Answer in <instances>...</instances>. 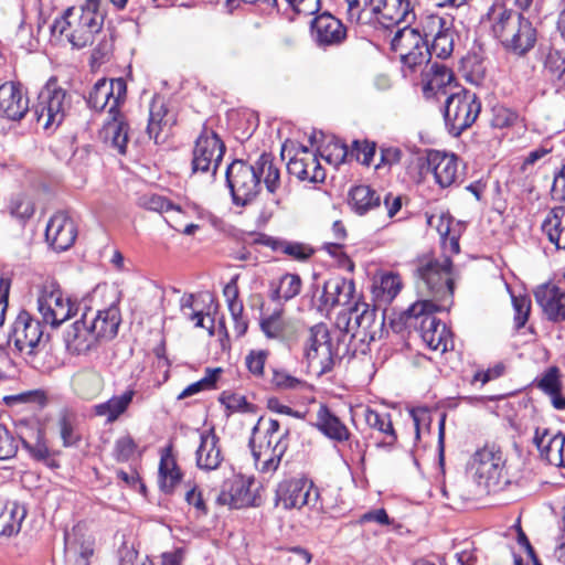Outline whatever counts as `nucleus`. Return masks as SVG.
<instances>
[{
    "label": "nucleus",
    "mask_w": 565,
    "mask_h": 565,
    "mask_svg": "<svg viewBox=\"0 0 565 565\" xmlns=\"http://www.w3.org/2000/svg\"><path fill=\"white\" fill-rule=\"evenodd\" d=\"M511 300L514 311V330L519 332L522 328L525 327L526 322L529 321L532 302L529 295H511Z\"/></svg>",
    "instance_id": "46"
},
{
    "label": "nucleus",
    "mask_w": 565,
    "mask_h": 565,
    "mask_svg": "<svg viewBox=\"0 0 565 565\" xmlns=\"http://www.w3.org/2000/svg\"><path fill=\"white\" fill-rule=\"evenodd\" d=\"M60 437L65 448L77 447L82 440V436L77 430L75 419L67 413L63 412L57 422Z\"/></svg>",
    "instance_id": "44"
},
{
    "label": "nucleus",
    "mask_w": 565,
    "mask_h": 565,
    "mask_svg": "<svg viewBox=\"0 0 565 565\" xmlns=\"http://www.w3.org/2000/svg\"><path fill=\"white\" fill-rule=\"evenodd\" d=\"M253 481L234 480L230 483V488L234 499V509H243L247 507H259L260 497L253 492Z\"/></svg>",
    "instance_id": "40"
},
{
    "label": "nucleus",
    "mask_w": 565,
    "mask_h": 565,
    "mask_svg": "<svg viewBox=\"0 0 565 565\" xmlns=\"http://www.w3.org/2000/svg\"><path fill=\"white\" fill-rule=\"evenodd\" d=\"M10 335H14V345L19 351H23L26 347L28 356L35 355L34 349L39 345L43 335L41 322L33 320L26 310H21L12 324Z\"/></svg>",
    "instance_id": "15"
},
{
    "label": "nucleus",
    "mask_w": 565,
    "mask_h": 565,
    "mask_svg": "<svg viewBox=\"0 0 565 565\" xmlns=\"http://www.w3.org/2000/svg\"><path fill=\"white\" fill-rule=\"evenodd\" d=\"M537 305L545 318L553 323L565 321V290L558 286L542 285L534 291Z\"/></svg>",
    "instance_id": "19"
},
{
    "label": "nucleus",
    "mask_w": 565,
    "mask_h": 565,
    "mask_svg": "<svg viewBox=\"0 0 565 565\" xmlns=\"http://www.w3.org/2000/svg\"><path fill=\"white\" fill-rule=\"evenodd\" d=\"M372 4V13L377 15L385 29L402 23H414L416 14L409 0H366L365 7Z\"/></svg>",
    "instance_id": "10"
},
{
    "label": "nucleus",
    "mask_w": 565,
    "mask_h": 565,
    "mask_svg": "<svg viewBox=\"0 0 565 565\" xmlns=\"http://www.w3.org/2000/svg\"><path fill=\"white\" fill-rule=\"evenodd\" d=\"M77 225L66 211L54 213L45 228V238L55 252L71 248L77 238Z\"/></svg>",
    "instance_id": "11"
},
{
    "label": "nucleus",
    "mask_w": 565,
    "mask_h": 565,
    "mask_svg": "<svg viewBox=\"0 0 565 565\" xmlns=\"http://www.w3.org/2000/svg\"><path fill=\"white\" fill-rule=\"evenodd\" d=\"M26 516V508L17 501H7V509L4 510L0 535L10 537L18 534L23 520Z\"/></svg>",
    "instance_id": "35"
},
{
    "label": "nucleus",
    "mask_w": 565,
    "mask_h": 565,
    "mask_svg": "<svg viewBox=\"0 0 565 565\" xmlns=\"http://www.w3.org/2000/svg\"><path fill=\"white\" fill-rule=\"evenodd\" d=\"M535 43V28L527 18L522 17L503 47L519 56H523L534 47Z\"/></svg>",
    "instance_id": "25"
},
{
    "label": "nucleus",
    "mask_w": 565,
    "mask_h": 565,
    "mask_svg": "<svg viewBox=\"0 0 565 565\" xmlns=\"http://www.w3.org/2000/svg\"><path fill=\"white\" fill-rule=\"evenodd\" d=\"M98 340L114 339L118 333L120 323L119 311L116 307L98 310L89 322Z\"/></svg>",
    "instance_id": "31"
},
{
    "label": "nucleus",
    "mask_w": 565,
    "mask_h": 565,
    "mask_svg": "<svg viewBox=\"0 0 565 565\" xmlns=\"http://www.w3.org/2000/svg\"><path fill=\"white\" fill-rule=\"evenodd\" d=\"M406 51V53L401 54V62L411 71H415V68L424 62H429L431 56L430 51L428 50V44Z\"/></svg>",
    "instance_id": "55"
},
{
    "label": "nucleus",
    "mask_w": 565,
    "mask_h": 565,
    "mask_svg": "<svg viewBox=\"0 0 565 565\" xmlns=\"http://www.w3.org/2000/svg\"><path fill=\"white\" fill-rule=\"evenodd\" d=\"M315 253L316 249L312 246L301 242L287 241L284 248V254L298 262H307L315 255Z\"/></svg>",
    "instance_id": "58"
},
{
    "label": "nucleus",
    "mask_w": 565,
    "mask_h": 565,
    "mask_svg": "<svg viewBox=\"0 0 565 565\" xmlns=\"http://www.w3.org/2000/svg\"><path fill=\"white\" fill-rule=\"evenodd\" d=\"M454 17H440L438 14H427L420 18L418 25L416 26L419 31L424 42H429L428 38L440 34L441 32L448 31L454 28Z\"/></svg>",
    "instance_id": "39"
},
{
    "label": "nucleus",
    "mask_w": 565,
    "mask_h": 565,
    "mask_svg": "<svg viewBox=\"0 0 565 565\" xmlns=\"http://www.w3.org/2000/svg\"><path fill=\"white\" fill-rule=\"evenodd\" d=\"M315 427L326 437L338 443L349 440L351 436L347 426L326 404H321L318 409Z\"/></svg>",
    "instance_id": "24"
},
{
    "label": "nucleus",
    "mask_w": 565,
    "mask_h": 565,
    "mask_svg": "<svg viewBox=\"0 0 565 565\" xmlns=\"http://www.w3.org/2000/svg\"><path fill=\"white\" fill-rule=\"evenodd\" d=\"M456 81L454 72L445 64L435 62L429 70L423 72V96L426 100H439L448 96L447 88Z\"/></svg>",
    "instance_id": "16"
},
{
    "label": "nucleus",
    "mask_w": 565,
    "mask_h": 565,
    "mask_svg": "<svg viewBox=\"0 0 565 565\" xmlns=\"http://www.w3.org/2000/svg\"><path fill=\"white\" fill-rule=\"evenodd\" d=\"M289 435L290 429L286 428L285 431L275 441H273V438H266L267 441L265 445H263L264 452L270 454L268 458L263 460V466H260L262 472H271L278 469L281 458L288 449Z\"/></svg>",
    "instance_id": "33"
},
{
    "label": "nucleus",
    "mask_w": 565,
    "mask_h": 565,
    "mask_svg": "<svg viewBox=\"0 0 565 565\" xmlns=\"http://www.w3.org/2000/svg\"><path fill=\"white\" fill-rule=\"evenodd\" d=\"M18 439L2 424H0V460L10 459L18 451Z\"/></svg>",
    "instance_id": "57"
},
{
    "label": "nucleus",
    "mask_w": 565,
    "mask_h": 565,
    "mask_svg": "<svg viewBox=\"0 0 565 565\" xmlns=\"http://www.w3.org/2000/svg\"><path fill=\"white\" fill-rule=\"evenodd\" d=\"M107 90L110 96V107L108 114L120 115V105L126 99L127 84L122 77L107 79Z\"/></svg>",
    "instance_id": "48"
},
{
    "label": "nucleus",
    "mask_w": 565,
    "mask_h": 565,
    "mask_svg": "<svg viewBox=\"0 0 565 565\" xmlns=\"http://www.w3.org/2000/svg\"><path fill=\"white\" fill-rule=\"evenodd\" d=\"M93 550L85 547L83 544L66 543L65 546V565H89V558Z\"/></svg>",
    "instance_id": "54"
},
{
    "label": "nucleus",
    "mask_w": 565,
    "mask_h": 565,
    "mask_svg": "<svg viewBox=\"0 0 565 565\" xmlns=\"http://www.w3.org/2000/svg\"><path fill=\"white\" fill-rule=\"evenodd\" d=\"M355 285L353 279L334 276L326 280L320 297L321 305L335 307L349 305L354 297Z\"/></svg>",
    "instance_id": "20"
},
{
    "label": "nucleus",
    "mask_w": 565,
    "mask_h": 565,
    "mask_svg": "<svg viewBox=\"0 0 565 565\" xmlns=\"http://www.w3.org/2000/svg\"><path fill=\"white\" fill-rule=\"evenodd\" d=\"M364 417L370 428L376 429L385 435V439L377 441L376 447L391 451L397 443V435L393 427L391 415L367 408Z\"/></svg>",
    "instance_id": "30"
},
{
    "label": "nucleus",
    "mask_w": 565,
    "mask_h": 565,
    "mask_svg": "<svg viewBox=\"0 0 565 565\" xmlns=\"http://www.w3.org/2000/svg\"><path fill=\"white\" fill-rule=\"evenodd\" d=\"M402 288V280L399 275L387 273L381 277L380 290L387 301H392Z\"/></svg>",
    "instance_id": "59"
},
{
    "label": "nucleus",
    "mask_w": 565,
    "mask_h": 565,
    "mask_svg": "<svg viewBox=\"0 0 565 565\" xmlns=\"http://www.w3.org/2000/svg\"><path fill=\"white\" fill-rule=\"evenodd\" d=\"M473 462L479 483L483 482L488 491H501L510 484L503 473L505 459L500 448L486 446L475 454Z\"/></svg>",
    "instance_id": "9"
},
{
    "label": "nucleus",
    "mask_w": 565,
    "mask_h": 565,
    "mask_svg": "<svg viewBox=\"0 0 565 565\" xmlns=\"http://www.w3.org/2000/svg\"><path fill=\"white\" fill-rule=\"evenodd\" d=\"M218 402L228 411L227 416L233 413H255L256 405L249 403L244 395L224 391L218 397Z\"/></svg>",
    "instance_id": "45"
},
{
    "label": "nucleus",
    "mask_w": 565,
    "mask_h": 565,
    "mask_svg": "<svg viewBox=\"0 0 565 565\" xmlns=\"http://www.w3.org/2000/svg\"><path fill=\"white\" fill-rule=\"evenodd\" d=\"M522 17V13H518L512 9L507 8H503L498 14L494 23L492 24V33L494 38L500 41L502 46H504L509 38L514 32V29L521 21Z\"/></svg>",
    "instance_id": "37"
},
{
    "label": "nucleus",
    "mask_w": 565,
    "mask_h": 565,
    "mask_svg": "<svg viewBox=\"0 0 565 565\" xmlns=\"http://www.w3.org/2000/svg\"><path fill=\"white\" fill-rule=\"evenodd\" d=\"M544 68L550 73L554 85L565 89V52L550 50L544 60Z\"/></svg>",
    "instance_id": "41"
},
{
    "label": "nucleus",
    "mask_w": 565,
    "mask_h": 565,
    "mask_svg": "<svg viewBox=\"0 0 565 565\" xmlns=\"http://www.w3.org/2000/svg\"><path fill=\"white\" fill-rule=\"evenodd\" d=\"M324 151L326 154H322V157L329 163L339 166L347 161H351L350 147L340 139L330 141Z\"/></svg>",
    "instance_id": "52"
},
{
    "label": "nucleus",
    "mask_w": 565,
    "mask_h": 565,
    "mask_svg": "<svg viewBox=\"0 0 565 565\" xmlns=\"http://www.w3.org/2000/svg\"><path fill=\"white\" fill-rule=\"evenodd\" d=\"M136 448L137 444L129 435L118 438L114 448L115 459L118 462H127L135 454Z\"/></svg>",
    "instance_id": "62"
},
{
    "label": "nucleus",
    "mask_w": 565,
    "mask_h": 565,
    "mask_svg": "<svg viewBox=\"0 0 565 565\" xmlns=\"http://www.w3.org/2000/svg\"><path fill=\"white\" fill-rule=\"evenodd\" d=\"M427 42H424V38H422L417 28H413L412 23H405L402 29H398L392 41H391V50L394 52L402 50H412L418 49L419 46L427 45Z\"/></svg>",
    "instance_id": "38"
},
{
    "label": "nucleus",
    "mask_w": 565,
    "mask_h": 565,
    "mask_svg": "<svg viewBox=\"0 0 565 565\" xmlns=\"http://www.w3.org/2000/svg\"><path fill=\"white\" fill-rule=\"evenodd\" d=\"M182 478L183 472L172 455L171 446H168L162 452L159 463L158 483L160 491L168 495L172 494Z\"/></svg>",
    "instance_id": "22"
},
{
    "label": "nucleus",
    "mask_w": 565,
    "mask_h": 565,
    "mask_svg": "<svg viewBox=\"0 0 565 565\" xmlns=\"http://www.w3.org/2000/svg\"><path fill=\"white\" fill-rule=\"evenodd\" d=\"M267 351L259 350L255 351L252 350L245 359L246 366L248 371L255 375V376H263L264 375V367L265 362L267 359Z\"/></svg>",
    "instance_id": "64"
},
{
    "label": "nucleus",
    "mask_w": 565,
    "mask_h": 565,
    "mask_svg": "<svg viewBox=\"0 0 565 565\" xmlns=\"http://www.w3.org/2000/svg\"><path fill=\"white\" fill-rule=\"evenodd\" d=\"M279 285L282 289V301L287 302L300 294L302 281L298 274L286 273Z\"/></svg>",
    "instance_id": "56"
},
{
    "label": "nucleus",
    "mask_w": 565,
    "mask_h": 565,
    "mask_svg": "<svg viewBox=\"0 0 565 565\" xmlns=\"http://www.w3.org/2000/svg\"><path fill=\"white\" fill-rule=\"evenodd\" d=\"M376 153V142L369 139H355L350 146V160H356L363 166H370Z\"/></svg>",
    "instance_id": "47"
},
{
    "label": "nucleus",
    "mask_w": 565,
    "mask_h": 565,
    "mask_svg": "<svg viewBox=\"0 0 565 565\" xmlns=\"http://www.w3.org/2000/svg\"><path fill=\"white\" fill-rule=\"evenodd\" d=\"M223 370L221 367H207L206 374L201 380L188 385L179 395L178 399H184L203 391L216 388L217 381L220 380Z\"/></svg>",
    "instance_id": "42"
},
{
    "label": "nucleus",
    "mask_w": 565,
    "mask_h": 565,
    "mask_svg": "<svg viewBox=\"0 0 565 565\" xmlns=\"http://www.w3.org/2000/svg\"><path fill=\"white\" fill-rule=\"evenodd\" d=\"M129 130V124L122 114H109V119L104 125L105 138L110 140L111 148L116 149L121 156L127 153Z\"/></svg>",
    "instance_id": "29"
},
{
    "label": "nucleus",
    "mask_w": 565,
    "mask_h": 565,
    "mask_svg": "<svg viewBox=\"0 0 565 565\" xmlns=\"http://www.w3.org/2000/svg\"><path fill=\"white\" fill-rule=\"evenodd\" d=\"M34 441H30L24 437H20L22 447L29 452L30 457L36 461H47L51 451L49 449L45 431L38 428L33 433Z\"/></svg>",
    "instance_id": "43"
},
{
    "label": "nucleus",
    "mask_w": 565,
    "mask_h": 565,
    "mask_svg": "<svg viewBox=\"0 0 565 565\" xmlns=\"http://www.w3.org/2000/svg\"><path fill=\"white\" fill-rule=\"evenodd\" d=\"M255 169L258 171V177L262 180L264 175V184L266 190L274 194L280 186V172L274 164V157L271 153L263 152L256 160Z\"/></svg>",
    "instance_id": "36"
},
{
    "label": "nucleus",
    "mask_w": 565,
    "mask_h": 565,
    "mask_svg": "<svg viewBox=\"0 0 565 565\" xmlns=\"http://www.w3.org/2000/svg\"><path fill=\"white\" fill-rule=\"evenodd\" d=\"M415 276L418 279V287L425 289L434 302L439 301L448 307L454 303L455 280L450 257H445L443 262L433 258L420 264L415 270Z\"/></svg>",
    "instance_id": "2"
},
{
    "label": "nucleus",
    "mask_w": 565,
    "mask_h": 565,
    "mask_svg": "<svg viewBox=\"0 0 565 565\" xmlns=\"http://www.w3.org/2000/svg\"><path fill=\"white\" fill-rule=\"evenodd\" d=\"M105 20V13L100 10V0H84L81 4L78 25L94 35L99 33Z\"/></svg>",
    "instance_id": "34"
},
{
    "label": "nucleus",
    "mask_w": 565,
    "mask_h": 565,
    "mask_svg": "<svg viewBox=\"0 0 565 565\" xmlns=\"http://www.w3.org/2000/svg\"><path fill=\"white\" fill-rule=\"evenodd\" d=\"M311 34L321 46L340 44L347 36L342 22L329 12H323L312 19Z\"/></svg>",
    "instance_id": "18"
},
{
    "label": "nucleus",
    "mask_w": 565,
    "mask_h": 565,
    "mask_svg": "<svg viewBox=\"0 0 565 565\" xmlns=\"http://www.w3.org/2000/svg\"><path fill=\"white\" fill-rule=\"evenodd\" d=\"M38 309L42 315L43 322L52 328L60 327L74 315V305L71 300H65L61 294L53 291L38 298Z\"/></svg>",
    "instance_id": "17"
},
{
    "label": "nucleus",
    "mask_w": 565,
    "mask_h": 565,
    "mask_svg": "<svg viewBox=\"0 0 565 565\" xmlns=\"http://www.w3.org/2000/svg\"><path fill=\"white\" fill-rule=\"evenodd\" d=\"M87 312H84L81 319L73 322L63 333V341L67 352L71 354H85L96 348L98 338L87 322Z\"/></svg>",
    "instance_id": "14"
},
{
    "label": "nucleus",
    "mask_w": 565,
    "mask_h": 565,
    "mask_svg": "<svg viewBox=\"0 0 565 565\" xmlns=\"http://www.w3.org/2000/svg\"><path fill=\"white\" fill-rule=\"evenodd\" d=\"M29 110V98L20 82L9 81L0 85V118L20 121Z\"/></svg>",
    "instance_id": "12"
},
{
    "label": "nucleus",
    "mask_w": 565,
    "mask_h": 565,
    "mask_svg": "<svg viewBox=\"0 0 565 565\" xmlns=\"http://www.w3.org/2000/svg\"><path fill=\"white\" fill-rule=\"evenodd\" d=\"M533 383L544 394L551 397V403L555 409H565V396L562 395L563 384L557 366L547 367L541 376L535 377Z\"/></svg>",
    "instance_id": "26"
},
{
    "label": "nucleus",
    "mask_w": 565,
    "mask_h": 565,
    "mask_svg": "<svg viewBox=\"0 0 565 565\" xmlns=\"http://www.w3.org/2000/svg\"><path fill=\"white\" fill-rule=\"evenodd\" d=\"M259 328L267 339L282 341L286 333V322L284 320L260 319Z\"/></svg>",
    "instance_id": "61"
},
{
    "label": "nucleus",
    "mask_w": 565,
    "mask_h": 565,
    "mask_svg": "<svg viewBox=\"0 0 565 565\" xmlns=\"http://www.w3.org/2000/svg\"><path fill=\"white\" fill-rule=\"evenodd\" d=\"M441 110L448 134L458 138L476 122L481 111V102L476 93L460 87L446 97Z\"/></svg>",
    "instance_id": "1"
},
{
    "label": "nucleus",
    "mask_w": 565,
    "mask_h": 565,
    "mask_svg": "<svg viewBox=\"0 0 565 565\" xmlns=\"http://www.w3.org/2000/svg\"><path fill=\"white\" fill-rule=\"evenodd\" d=\"M448 333L447 328L441 327V331L435 333L429 330H425L420 337L429 349L434 351L441 350V352H445L447 351Z\"/></svg>",
    "instance_id": "63"
},
{
    "label": "nucleus",
    "mask_w": 565,
    "mask_h": 565,
    "mask_svg": "<svg viewBox=\"0 0 565 565\" xmlns=\"http://www.w3.org/2000/svg\"><path fill=\"white\" fill-rule=\"evenodd\" d=\"M541 228L556 249L565 250V206L552 207L542 222Z\"/></svg>",
    "instance_id": "27"
},
{
    "label": "nucleus",
    "mask_w": 565,
    "mask_h": 565,
    "mask_svg": "<svg viewBox=\"0 0 565 565\" xmlns=\"http://www.w3.org/2000/svg\"><path fill=\"white\" fill-rule=\"evenodd\" d=\"M110 102L107 90V78L98 79L86 98L88 107L95 110H103Z\"/></svg>",
    "instance_id": "51"
},
{
    "label": "nucleus",
    "mask_w": 565,
    "mask_h": 565,
    "mask_svg": "<svg viewBox=\"0 0 565 565\" xmlns=\"http://www.w3.org/2000/svg\"><path fill=\"white\" fill-rule=\"evenodd\" d=\"M220 437L212 428L200 436V446L195 452L196 466L199 469L211 471L220 467L223 456L218 446Z\"/></svg>",
    "instance_id": "21"
},
{
    "label": "nucleus",
    "mask_w": 565,
    "mask_h": 565,
    "mask_svg": "<svg viewBox=\"0 0 565 565\" xmlns=\"http://www.w3.org/2000/svg\"><path fill=\"white\" fill-rule=\"evenodd\" d=\"M288 173L300 181L322 183L326 179V170L320 164L317 156L294 157L287 163Z\"/></svg>",
    "instance_id": "23"
},
{
    "label": "nucleus",
    "mask_w": 565,
    "mask_h": 565,
    "mask_svg": "<svg viewBox=\"0 0 565 565\" xmlns=\"http://www.w3.org/2000/svg\"><path fill=\"white\" fill-rule=\"evenodd\" d=\"M70 109L68 93L57 85V79L51 77L38 96V103L31 111L38 124L44 129L57 128L65 119Z\"/></svg>",
    "instance_id": "4"
},
{
    "label": "nucleus",
    "mask_w": 565,
    "mask_h": 565,
    "mask_svg": "<svg viewBox=\"0 0 565 565\" xmlns=\"http://www.w3.org/2000/svg\"><path fill=\"white\" fill-rule=\"evenodd\" d=\"M135 392L128 390L119 396H113L108 401L96 404L94 413L97 416H106L107 423H114L122 415L132 402Z\"/></svg>",
    "instance_id": "32"
},
{
    "label": "nucleus",
    "mask_w": 565,
    "mask_h": 565,
    "mask_svg": "<svg viewBox=\"0 0 565 565\" xmlns=\"http://www.w3.org/2000/svg\"><path fill=\"white\" fill-rule=\"evenodd\" d=\"M420 169L426 172H433L436 183L445 189L456 182L458 174V157L447 154L438 150H427L425 161Z\"/></svg>",
    "instance_id": "13"
},
{
    "label": "nucleus",
    "mask_w": 565,
    "mask_h": 565,
    "mask_svg": "<svg viewBox=\"0 0 565 565\" xmlns=\"http://www.w3.org/2000/svg\"><path fill=\"white\" fill-rule=\"evenodd\" d=\"M139 204L153 212L163 213L169 211H178L181 212V207L179 205H175L173 202H171L166 196L159 195V194H150V195H142L139 199Z\"/></svg>",
    "instance_id": "53"
},
{
    "label": "nucleus",
    "mask_w": 565,
    "mask_h": 565,
    "mask_svg": "<svg viewBox=\"0 0 565 565\" xmlns=\"http://www.w3.org/2000/svg\"><path fill=\"white\" fill-rule=\"evenodd\" d=\"M448 305L436 303L431 299L418 300L411 305L406 310L402 311L397 317L390 321L392 330L396 333L405 330H416L420 334L425 330L430 332L441 331V327H446L434 313L437 311L448 310Z\"/></svg>",
    "instance_id": "6"
},
{
    "label": "nucleus",
    "mask_w": 565,
    "mask_h": 565,
    "mask_svg": "<svg viewBox=\"0 0 565 565\" xmlns=\"http://www.w3.org/2000/svg\"><path fill=\"white\" fill-rule=\"evenodd\" d=\"M319 499V489L306 477L285 478L275 491V505H281L285 510H299L305 505L316 509Z\"/></svg>",
    "instance_id": "7"
},
{
    "label": "nucleus",
    "mask_w": 565,
    "mask_h": 565,
    "mask_svg": "<svg viewBox=\"0 0 565 565\" xmlns=\"http://www.w3.org/2000/svg\"><path fill=\"white\" fill-rule=\"evenodd\" d=\"M430 55L445 60L449 57L454 51V31L452 29L435 35L431 43H428Z\"/></svg>",
    "instance_id": "49"
},
{
    "label": "nucleus",
    "mask_w": 565,
    "mask_h": 565,
    "mask_svg": "<svg viewBox=\"0 0 565 565\" xmlns=\"http://www.w3.org/2000/svg\"><path fill=\"white\" fill-rule=\"evenodd\" d=\"M561 447L558 433L553 435L546 444L540 450V457L552 466H559L563 462L562 456H558V449Z\"/></svg>",
    "instance_id": "60"
},
{
    "label": "nucleus",
    "mask_w": 565,
    "mask_h": 565,
    "mask_svg": "<svg viewBox=\"0 0 565 565\" xmlns=\"http://www.w3.org/2000/svg\"><path fill=\"white\" fill-rule=\"evenodd\" d=\"M225 151V143L218 134L204 125L194 142L191 161L192 172L206 173L211 170L212 175L215 177Z\"/></svg>",
    "instance_id": "8"
},
{
    "label": "nucleus",
    "mask_w": 565,
    "mask_h": 565,
    "mask_svg": "<svg viewBox=\"0 0 565 565\" xmlns=\"http://www.w3.org/2000/svg\"><path fill=\"white\" fill-rule=\"evenodd\" d=\"M348 203L358 215H365L381 206V195L370 185L360 184L349 191Z\"/></svg>",
    "instance_id": "28"
},
{
    "label": "nucleus",
    "mask_w": 565,
    "mask_h": 565,
    "mask_svg": "<svg viewBox=\"0 0 565 565\" xmlns=\"http://www.w3.org/2000/svg\"><path fill=\"white\" fill-rule=\"evenodd\" d=\"M347 335L348 330H342L338 338V344L344 342ZM303 358L309 366L318 361L319 376L330 373L335 365V360L341 359L339 345L334 347L326 323L319 322L309 328L308 338L303 344Z\"/></svg>",
    "instance_id": "3"
},
{
    "label": "nucleus",
    "mask_w": 565,
    "mask_h": 565,
    "mask_svg": "<svg viewBox=\"0 0 565 565\" xmlns=\"http://www.w3.org/2000/svg\"><path fill=\"white\" fill-rule=\"evenodd\" d=\"M255 164L235 159L226 168L225 182L235 206H247L262 191L260 179Z\"/></svg>",
    "instance_id": "5"
},
{
    "label": "nucleus",
    "mask_w": 565,
    "mask_h": 565,
    "mask_svg": "<svg viewBox=\"0 0 565 565\" xmlns=\"http://www.w3.org/2000/svg\"><path fill=\"white\" fill-rule=\"evenodd\" d=\"M271 384L276 390L280 391H297L308 386L307 382L292 376L285 370H273Z\"/></svg>",
    "instance_id": "50"
}]
</instances>
